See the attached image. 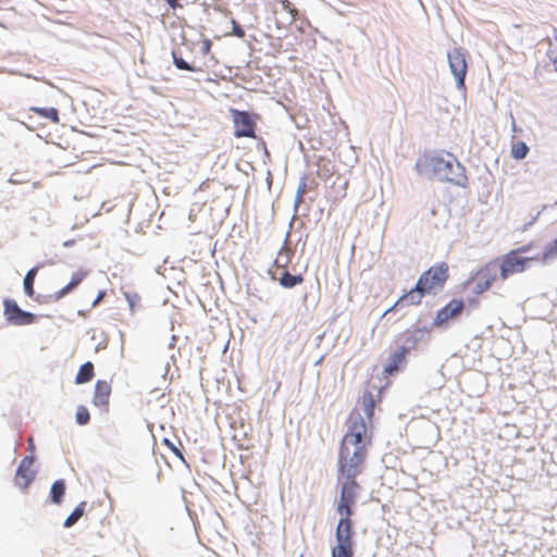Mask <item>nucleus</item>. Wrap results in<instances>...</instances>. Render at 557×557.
I'll use <instances>...</instances> for the list:
<instances>
[{"mask_svg": "<svg viewBox=\"0 0 557 557\" xmlns=\"http://www.w3.org/2000/svg\"><path fill=\"white\" fill-rule=\"evenodd\" d=\"M451 73L454 74L457 87L465 89V78L468 70L466 51L462 48H455L447 54Z\"/></svg>", "mask_w": 557, "mask_h": 557, "instance_id": "8", "label": "nucleus"}, {"mask_svg": "<svg viewBox=\"0 0 557 557\" xmlns=\"http://www.w3.org/2000/svg\"><path fill=\"white\" fill-rule=\"evenodd\" d=\"M462 300L453 299L444 308L438 310L434 320V324L442 325L444 323H447L450 319H454L457 315H459L462 312Z\"/></svg>", "mask_w": 557, "mask_h": 557, "instance_id": "12", "label": "nucleus"}, {"mask_svg": "<svg viewBox=\"0 0 557 557\" xmlns=\"http://www.w3.org/2000/svg\"><path fill=\"white\" fill-rule=\"evenodd\" d=\"M126 298H127V300H128L129 306H131V308H132V309H133V308H134V306H135V300H139V297H138L137 295H133V296H131V295H126Z\"/></svg>", "mask_w": 557, "mask_h": 557, "instance_id": "34", "label": "nucleus"}, {"mask_svg": "<svg viewBox=\"0 0 557 557\" xmlns=\"http://www.w3.org/2000/svg\"><path fill=\"white\" fill-rule=\"evenodd\" d=\"M358 495H349L344 491L341 493L336 504V512L341 519L336 528L337 545L332 548V557H354V529L351 516Z\"/></svg>", "mask_w": 557, "mask_h": 557, "instance_id": "2", "label": "nucleus"}, {"mask_svg": "<svg viewBox=\"0 0 557 557\" xmlns=\"http://www.w3.org/2000/svg\"><path fill=\"white\" fill-rule=\"evenodd\" d=\"M407 354L406 347H399L389 359V362L385 366L384 372L386 374H393L398 371L399 366L405 361Z\"/></svg>", "mask_w": 557, "mask_h": 557, "instance_id": "16", "label": "nucleus"}, {"mask_svg": "<svg viewBox=\"0 0 557 557\" xmlns=\"http://www.w3.org/2000/svg\"><path fill=\"white\" fill-rule=\"evenodd\" d=\"M528 152L529 147L523 141H516L511 146V156L517 160L525 158Z\"/></svg>", "mask_w": 557, "mask_h": 557, "instance_id": "26", "label": "nucleus"}, {"mask_svg": "<svg viewBox=\"0 0 557 557\" xmlns=\"http://www.w3.org/2000/svg\"><path fill=\"white\" fill-rule=\"evenodd\" d=\"M37 272H38V268H33L26 273V275L24 277V290L28 297L34 296V293H35L34 292V282H35Z\"/></svg>", "mask_w": 557, "mask_h": 557, "instance_id": "24", "label": "nucleus"}, {"mask_svg": "<svg viewBox=\"0 0 557 557\" xmlns=\"http://www.w3.org/2000/svg\"><path fill=\"white\" fill-rule=\"evenodd\" d=\"M428 295L425 292H422L421 286L416 284V286L410 289L408 293L404 294L393 307L386 310L385 314L393 311L399 306H418L422 302L423 297Z\"/></svg>", "mask_w": 557, "mask_h": 557, "instance_id": "13", "label": "nucleus"}, {"mask_svg": "<svg viewBox=\"0 0 557 557\" xmlns=\"http://www.w3.org/2000/svg\"><path fill=\"white\" fill-rule=\"evenodd\" d=\"M86 505V502H82L75 507L72 513L64 521L65 528L73 527L83 517Z\"/></svg>", "mask_w": 557, "mask_h": 557, "instance_id": "22", "label": "nucleus"}, {"mask_svg": "<svg viewBox=\"0 0 557 557\" xmlns=\"http://www.w3.org/2000/svg\"><path fill=\"white\" fill-rule=\"evenodd\" d=\"M547 57L557 72V29L554 32L553 37L549 39Z\"/></svg>", "mask_w": 557, "mask_h": 557, "instance_id": "25", "label": "nucleus"}, {"mask_svg": "<svg viewBox=\"0 0 557 557\" xmlns=\"http://www.w3.org/2000/svg\"><path fill=\"white\" fill-rule=\"evenodd\" d=\"M276 3L281 4L282 9L286 11L290 16V22H295L298 18V10L294 7V4L289 0H274Z\"/></svg>", "mask_w": 557, "mask_h": 557, "instance_id": "27", "label": "nucleus"}, {"mask_svg": "<svg viewBox=\"0 0 557 557\" xmlns=\"http://www.w3.org/2000/svg\"><path fill=\"white\" fill-rule=\"evenodd\" d=\"M305 187H306V184L304 183L299 188H298V196L301 197L304 194H305Z\"/></svg>", "mask_w": 557, "mask_h": 557, "instance_id": "35", "label": "nucleus"}, {"mask_svg": "<svg viewBox=\"0 0 557 557\" xmlns=\"http://www.w3.org/2000/svg\"><path fill=\"white\" fill-rule=\"evenodd\" d=\"M555 206H557V200L555 201Z\"/></svg>", "mask_w": 557, "mask_h": 557, "instance_id": "39", "label": "nucleus"}, {"mask_svg": "<svg viewBox=\"0 0 557 557\" xmlns=\"http://www.w3.org/2000/svg\"><path fill=\"white\" fill-rule=\"evenodd\" d=\"M497 277L498 271L496 261H490L478 269L467 281V284L471 286L473 294L481 295L491 288Z\"/></svg>", "mask_w": 557, "mask_h": 557, "instance_id": "6", "label": "nucleus"}, {"mask_svg": "<svg viewBox=\"0 0 557 557\" xmlns=\"http://www.w3.org/2000/svg\"><path fill=\"white\" fill-rule=\"evenodd\" d=\"M65 495V483L63 480H57L50 490V497L52 503L61 504L63 497Z\"/></svg>", "mask_w": 557, "mask_h": 557, "instance_id": "21", "label": "nucleus"}, {"mask_svg": "<svg viewBox=\"0 0 557 557\" xmlns=\"http://www.w3.org/2000/svg\"><path fill=\"white\" fill-rule=\"evenodd\" d=\"M211 47H212V41L209 38L203 39L201 42V49H200L201 53L203 55L209 54L211 51Z\"/></svg>", "mask_w": 557, "mask_h": 557, "instance_id": "32", "label": "nucleus"}, {"mask_svg": "<svg viewBox=\"0 0 557 557\" xmlns=\"http://www.w3.org/2000/svg\"><path fill=\"white\" fill-rule=\"evenodd\" d=\"M317 173L319 177L327 178L334 174V166L331 164L330 160L320 158Z\"/></svg>", "mask_w": 557, "mask_h": 557, "instance_id": "23", "label": "nucleus"}, {"mask_svg": "<svg viewBox=\"0 0 557 557\" xmlns=\"http://www.w3.org/2000/svg\"><path fill=\"white\" fill-rule=\"evenodd\" d=\"M88 275L87 271L79 270L72 274L71 281L60 290L55 292L53 295L49 296V299L52 301H59L62 299L65 295L71 293L73 289H75Z\"/></svg>", "mask_w": 557, "mask_h": 557, "instance_id": "14", "label": "nucleus"}, {"mask_svg": "<svg viewBox=\"0 0 557 557\" xmlns=\"http://www.w3.org/2000/svg\"><path fill=\"white\" fill-rule=\"evenodd\" d=\"M381 401V391H376V394H373L370 391L363 393L361 397V406L366 413V417L371 420L374 414V408L377 403Z\"/></svg>", "mask_w": 557, "mask_h": 557, "instance_id": "15", "label": "nucleus"}, {"mask_svg": "<svg viewBox=\"0 0 557 557\" xmlns=\"http://www.w3.org/2000/svg\"><path fill=\"white\" fill-rule=\"evenodd\" d=\"M3 307V314L10 324L29 325L36 322V315L22 310L13 299H4Z\"/></svg>", "mask_w": 557, "mask_h": 557, "instance_id": "9", "label": "nucleus"}, {"mask_svg": "<svg viewBox=\"0 0 557 557\" xmlns=\"http://www.w3.org/2000/svg\"><path fill=\"white\" fill-rule=\"evenodd\" d=\"M173 62L178 70H185V71H191V72L199 71V69L194 67L193 65L187 63L184 59L178 58L175 54H173Z\"/></svg>", "mask_w": 557, "mask_h": 557, "instance_id": "29", "label": "nucleus"}, {"mask_svg": "<svg viewBox=\"0 0 557 557\" xmlns=\"http://www.w3.org/2000/svg\"><path fill=\"white\" fill-rule=\"evenodd\" d=\"M281 257L282 256L280 255L278 258L275 260V263H276L277 268H283L284 269L285 268V263L281 264Z\"/></svg>", "mask_w": 557, "mask_h": 557, "instance_id": "36", "label": "nucleus"}, {"mask_svg": "<svg viewBox=\"0 0 557 557\" xmlns=\"http://www.w3.org/2000/svg\"><path fill=\"white\" fill-rule=\"evenodd\" d=\"M533 247V243H529L527 245L520 246L516 249H511L510 251L515 252L516 255L523 256L524 253L529 252Z\"/></svg>", "mask_w": 557, "mask_h": 557, "instance_id": "30", "label": "nucleus"}, {"mask_svg": "<svg viewBox=\"0 0 557 557\" xmlns=\"http://www.w3.org/2000/svg\"><path fill=\"white\" fill-rule=\"evenodd\" d=\"M29 111L35 112L37 115L58 124L60 122L59 111L55 108H39L32 107Z\"/></svg>", "mask_w": 557, "mask_h": 557, "instance_id": "19", "label": "nucleus"}, {"mask_svg": "<svg viewBox=\"0 0 557 557\" xmlns=\"http://www.w3.org/2000/svg\"><path fill=\"white\" fill-rule=\"evenodd\" d=\"M372 438L360 413H352L348 420V430L344 435L338 453L337 480L341 493L358 495L360 485L356 478L364 470L368 448Z\"/></svg>", "mask_w": 557, "mask_h": 557, "instance_id": "1", "label": "nucleus"}, {"mask_svg": "<svg viewBox=\"0 0 557 557\" xmlns=\"http://www.w3.org/2000/svg\"><path fill=\"white\" fill-rule=\"evenodd\" d=\"M539 262L547 264L557 259V238L547 244L541 255H536Z\"/></svg>", "mask_w": 557, "mask_h": 557, "instance_id": "18", "label": "nucleus"}, {"mask_svg": "<svg viewBox=\"0 0 557 557\" xmlns=\"http://www.w3.org/2000/svg\"><path fill=\"white\" fill-rule=\"evenodd\" d=\"M172 449H173V451H174L176 455L181 456L180 450H178V449H176L174 446H172Z\"/></svg>", "mask_w": 557, "mask_h": 557, "instance_id": "38", "label": "nucleus"}, {"mask_svg": "<svg viewBox=\"0 0 557 557\" xmlns=\"http://www.w3.org/2000/svg\"><path fill=\"white\" fill-rule=\"evenodd\" d=\"M94 376H95L94 363L90 361H87L81 366V368L75 376V383L76 384L88 383L94 379Z\"/></svg>", "mask_w": 557, "mask_h": 557, "instance_id": "17", "label": "nucleus"}, {"mask_svg": "<svg viewBox=\"0 0 557 557\" xmlns=\"http://www.w3.org/2000/svg\"><path fill=\"white\" fill-rule=\"evenodd\" d=\"M170 7L175 8L177 0H166Z\"/></svg>", "mask_w": 557, "mask_h": 557, "instance_id": "37", "label": "nucleus"}, {"mask_svg": "<svg viewBox=\"0 0 557 557\" xmlns=\"http://www.w3.org/2000/svg\"><path fill=\"white\" fill-rule=\"evenodd\" d=\"M34 462L33 456L24 457L15 472L14 483L22 490H26L35 479Z\"/></svg>", "mask_w": 557, "mask_h": 557, "instance_id": "10", "label": "nucleus"}, {"mask_svg": "<svg viewBox=\"0 0 557 557\" xmlns=\"http://www.w3.org/2000/svg\"><path fill=\"white\" fill-rule=\"evenodd\" d=\"M455 165L459 166V163L451 153L425 154L417 163L420 173L432 174L445 181H454L451 173Z\"/></svg>", "mask_w": 557, "mask_h": 557, "instance_id": "3", "label": "nucleus"}, {"mask_svg": "<svg viewBox=\"0 0 557 557\" xmlns=\"http://www.w3.org/2000/svg\"><path fill=\"white\" fill-rule=\"evenodd\" d=\"M537 257H525L516 255L512 251H508L500 258L495 259L497 264V271H499V277L502 281H506L509 276L522 273L529 269L532 261H536Z\"/></svg>", "mask_w": 557, "mask_h": 557, "instance_id": "5", "label": "nucleus"}, {"mask_svg": "<svg viewBox=\"0 0 557 557\" xmlns=\"http://www.w3.org/2000/svg\"><path fill=\"white\" fill-rule=\"evenodd\" d=\"M280 284L285 288H293L296 285H299L304 282V276L301 274L294 275L288 271L284 270L278 278Z\"/></svg>", "mask_w": 557, "mask_h": 557, "instance_id": "20", "label": "nucleus"}, {"mask_svg": "<svg viewBox=\"0 0 557 557\" xmlns=\"http://www.w3.org/2000/svg\"><path fill=\"white\" fill-rule=\"evenodd\" d=\"M76 422L79 424V425H85L89 422L90 420V414H89V411L88 409L81 405L77 407V410H76Z\"/></svg>", "mask_w": 557, "mask_h": 557, "instance_id": "28", "label": "nucleus"}, {"mask_svg": "<svg viewBox=\"0 0 557 557\" xmlns=\"http://www.w3.org/2000/svg\"><path fill=\"white\" fill-rule=\"evenodd\" d=\"M231 114L236 138H256V121L249 112L231 109Z\"/></svg>", "mask_w": 557, "mask_h": 557, "instance_id": "7", "label": "nucleus"}, {"mask_svg": "<svg viewBox=\"0 0 557 557\" xmlns=\"http://www.w3.org/2000/svg\"><path fill=\"white\" fill-rule=\"evenodd\" d=\"M104 296H106V292L100 290V292L98 293V295H97L96 299H95V300H94V302H92V307L98 306V305L102 301V299L104 298Z\"/></svg>", "mask_w": 557, "mask_h": 557, "instance_id": "33", "label": "nucleus"}, {"mask_svg": "<svg viewBox=\"0 0 557 557\" xmlns=\"http://www.w3.org/2000/svg\"><path fill=\"white\" fill-rule=\"evenodd\" d=\"M448 278L449 265L442 261L424 271L417 283L421 286L422 292H425L428 295H435L444 288Z\"/></svg>", "mask_w": 557, "mask_h": 557, "instance_id": "4", "label": "nucleus"}, {"mask_svg": "<svg viewBox=\"0 0 557 557\" xmlns=\"http://www.w3.org/2000/svg\"><path fill=\"white\" fill-rule=\"evenodd\" d=\"M233 25V34L238 38L245 37V30L238 25V23L235 20H232Z\"/></svg>", "mask_w": 557, "mask_h": 557, "instance_id": "31", "label": "nucleus"}, {"mask_svg": "<svg viewBox=\"0 0 557 557\" xmlns=\"http://www.w3.org/2000/svg\"><path fill=\"white\" fill-rule=\"evenodd\" d=\"M112 393V382L98 380L95 384L92 405L103 412L109 411L110 396Z\"/></svg>", "mask_w": 557, "mask_h": 557, "instance_id": "11", "label": "nucleus"}]
</instances>
